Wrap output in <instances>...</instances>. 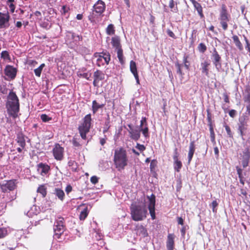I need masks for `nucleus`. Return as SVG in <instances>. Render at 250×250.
Listing matches in <instances>:
<instances>
[{"instance_id": "27", "label": "nucleus", "mask_w": 250, "mask_h": 250, "mask_svg": "<svg viewBox=\"0 0 250 250\" xmlns=\"http://www.w3.org/2000/svg\"><path fill=\"white\" fill-rule=\"evenodd\" d=\"M192 2L194 5V8L197 11L200 16L201 18H203L204 17V15L203 14L202 7L201 4L194 0H192Z\"/></svg>"}, {"instance_id": "14", "label": "nucleus", "mask_w": 250, "mask_h": 250, "mask_svg": "<svg viewBox=\"0 0 250 250\" xmlns=\"http://www.w3.org/2000/svg\"><path fill=\"white\" fill-rule=\"evenodd\" d=\"M53 153L55 159L61 161L63 158L64 148L57 144L53 149Z\"/></svg>"}, {"instance_id": "11", "label": "nucleus", "mask_w": 250, "mask_h": 250, "mask_svg": "<svg viewBox=\"0 0 250 250\" xmlns=\"http://www.w3.org/2000/svg\"><path fill=\"white\" fill-rule=\"evenodd\" d=\"M17 71V69L13 66L10 65H6L4 69V73L7 78L5 79L7 80H14L16 77Z\"/></svg>"}, {"instance_id": "15", "label": "nucleus", "mask_w": 250, "mask_h": 250, "mask_svg": "<svg viewBox=\"0 0 250 250\" xmlns=\"http://www.w3.org/2000/svg\"><path fill=\"white\" fill-rule=\"evenodd\" d=\"M93 11L96 13L101 15L102 14L105 9V4L102 0H98L94 5Z\"/></svg>"}, {"instance_id": "18", "label": "nucleus", "mask_w": 250, "mask_h": 250, "mask_svg": "<svg viewBox=\"0 0 250 250\" xmlns=\"http://www.w3.org/2000/svg\"><path fill=\"white\" fill-rule=\"evenodd\" d=\"M129 68L131 72L133 74L134 76V78L136 81V83L137 84H139V76L137 71V68L136 66V62L133 60L130 62Z\"/></svg>"}, {"instance_id": "23", "label": "nucleus", "mask_w": 250, "mask_h": 250, "mask_svg": "<svg viewBox=\"0 0 250 250\" xmlns=\"http://www.w3.org/2000/svg\"><path fill=\"white\" fill-rule=\"evenodd\" d=\"M17 143L22 148H24L26 143L24 136L22 133H19L17 135L16 139Z\"/></svg>"}, {"instance_id": "39", "label": "nucleus", "mask_w": 250, "mask_h": 250, "mask_svg": "<svg viewBox=\"0 0 250 250\" xmlns=\"http://www.w3.org/2000/svg\"><path fill=\"white\" fill-rule=\"evenodd\" d=\"M174 2L173 0H170L169 1V6L171 9V11L173 12H177L178 8L177 7H174Z\"/></svg>"}, {"instance_id": "34", "label": "nucleus", "mask_w": 250, "mask_h": 250, "mask_svg": "<svg viewBox=\"0 0 250 250\" xmlns=\"http://www.w3.org/2000/svg\"><path fill=\"white\" fill-rule=\"evenodd\" d=\"M246 94L244 97V100L245 102L250 103V86L246 89Z\"/></svg>"}, {"instance_id": "31", "label": "nucleus", "mask_w": 250, "mask_h": 250, "mask_svg": "<svg viewBox=\"0 0 250 250\" xmlns=\"http://www.w3.org/2000/svg\"><path fill=\"white\" fill-rule=\"evenodd\" d=\"M115 31L114 26L112 24H109L106 29V34L108 35H114Z\"/></svg>"}, {"instance_id": "37", "label": "nucleus", "mask_w": 250, "mask_h": 250, "mask_svg": "<svg viewBox=\"0 0 250 250\" xmlns=\"http://www.w3.org/2000/svg\"><path fill=\"white\" fill-rule=\"evenodd\" d=\"M7 230L6 228H0V239L3 238L7 235Z\"/></svg>"}, {"instance_id": "26", "label": "nucleus", "mask_w": 250, "mask_h": 250, "mask_svg": "<svg viewBox=\"0 0 250 250\" xmlns=\"http://www.w3.org/2000/svg\"><path fill=\"white\" fill-rule=\"evenodd\" d=\"M210 63L207 61H204L201 63L202 73L205 74L206 76H208V69Z\"/></svg>"}, {"instance_id": "54", "label": "nucleus", "mask_w": 250, "mask_h": 250, "mask_svg": "<svg viewBox=\"0 0 250 250\" xmlns=\"http://www.w3.org/2000/svg\"><path fill=\"white\" fill-rule=\"evenodd\" d=\"M167 33L168 34V35L169 36H170V37H172L174 39H175V34L173 33V32L171 31L170 30L168 29L167 30Z\"/></svg>"}, {"instance_id": "19", "label": "nucleus", "mask_w": 250, "mask_h": 250, "mask_svg": "<svg viewBox=\"0 0 250 250\" xmlns=\"http://www.w3.org/2000/svg\"><path fill=\"white\" fill-rule=\"evenodd\" d=\"M174 236L173 234H168L166 242L167 250H173L174 246Z\"/></svg>"}, {"instance_id": "53", "label": "nucleus", "mask_w": 250, "mask_h": 250, "mask_svg": "<svg viewBox=\"0 0 250 250\" xmlns=\"http://www.w3.org/2000/svg\"><path fill=\"white\" fill-rule=\"evenodd\" d=\"M178 153L177 152V148H176L174 150V154L173 156V159L174 160H178Z\"/></svg>"}, {"instance_id": "25", "label": "nucleus", "mask_w": 250, "mask_h": 250, "mask_svg": "<svg viewBox=\"0 0 250 250\" xmlns=\"http://www.w3.org/2000/svg\"><path fill=\"white\" fill-rule=\"evenodd\" d=\"M238 126V130H247L248 126L247 121L244 117L239 118Z\"/></svg>"}, {"instance_id": "10", "label": "nucleus", "mask_w": 250, "mask_h": 250, "mask_svg": "<svg viewBox=\"0 0 250 250\" xmlns=\"http://www.w3.org/2000/svg\"><path fill=\"white\" fill-rule=\"evenodd\" d=\"M15 180L4 181L0 183V188L2 192H6L9 191L13 190L16 187Z\"/></svg>"}, {"instance_id": "46", "label": "nucleus", "mask_w": 250, "mask_h": 250, "mask_svg": "<svg viewBox=\"0 0 250 250\" xmlns=\"http://www.w3.org/2000/svg\"><path fill=\"white\" fill-rule=\"evenodd\" d=\"M68 165L69 167H72L73 169H76V163L73 160H69L68 162Z\"/></svg>"}, {"instance_id": "4", "label": "nucleus", "mask_w": 250, "mask_h": 250, "mask_svg": "<svg viewBox=\"0 0 250 250\" xmlns=\"http://www.w3.org/2000/svg\"><path fill=\"white\" fill-rule=\"evenodd\" d=\"M114 163L116 168L121 171L127 165L128 159L126 151L123 148H117L115 150Z\"/></svg>"}, {"instance_id": "50", "label": "nucleus", "mask_w": 250, "mask_h": 250, "mask_svg": "<svg viewBox=\"0 0 250 250\" xmlns=\"http://www.w3.org/2000/svg\"><path fill=\"white\" fill-rule=\"evenodd\" d=\"M72 190V187L70 185H68L66 186L65 191L67 194H68Z\"/></svg>"}, {"instance_id": "44", "label": "nucleus", "mask_w": 250, "mask_h": 250, "mask_svg": "<svg viewBox=\"0 0 250 250\" xmlns=\"http://www.w3.org/2000/svg\"><path fill=\"white\" fill-rule=\"evenodd\" d=\"M41 119L43 122H47L51 120V118L46 114H42L41 116Z\"/></svg>"}, {"instance_id": "29", "label": "nucleus", "mask_w": 250, "mask_h": 250, "mask_svg": "<svg viewBox=\"0 0 250 250\" xmlns=\"http://www.w3.org/2000/svg\"><path fill=\"white\" fill-rule=\"evenodd\" d=\"M232 40L237 47L240 50H242L243 49V46L240 42L238 37L236 35H233L232 37Z\"/></svg>"}, {"instance_id": "63", "label": "nucleus", "mask_w": 250, "mask_h": 250, "mask_svg": "<svg viewBox=\"0 0 250 250\" xmlns=\"http://www.w3.org/2000/svg\"><path fill=\"white\" fill-rule=\"evenodd\" d=\"M106 142V140L104 138H101L100 139V144L102 145V146H104L105 143Z\"/></svg>"}, {"instance_id": "51", "label": "nucleus", "mask_w": 250, "mask_h": 250, "mask_svg": "<svg viewBox=\"0 0 250 250\" xmlns=\"http://www.w3.org/2000/svg\"><path fill=\"white\" fill-rule=\"evenodd\" d=\"M72 144H73V146L76 147H78V146H80V144L79 142L75 138H74L73 139Z\"/></svg>"}, {"instance_id": "42", "label": "nucleus", "mask_w": 250, "mask_h": 250, "mask_svg": "<svg viewBox=\"0 0 250 250\" xmlns=\"http://www.w3.org/2000/svg\"><path fill=\"white\" fill-rule=\"evenodd\" d=\"M224 126L225 128V129L227 131V134L229 137H232V134L231 133L230 127L228 125H227L226 123L224 124Z\"/></svg>"}, {"instance_id": "28", "label": "nucleus", "mask_w": 250, "mask_h": 250, "mask_svg": "<svg viewBox=\"0 0 250 250\" xmlns=\"http://www.w3.org/2000/svg\"><path fill=\"white\" fill-rule=\"evenodd\" d=\"M104 104H100L96 101L94 100L92 102V111L95 114L99 109L103 108L104 106Z\"/></svg>"}, {"instance_id": "24", "label": "nucleus", "mask_w": 250, "mask_h": 250, "mask_svg": "<svg viewBox=\"0 0 250 250\" xmlns=\"http://www.w3.org/2000/svg\"><path fill=\"white\" fill-rule=\"evenodd\" d=\"M195 149L194 141H191L190 143L189 146V151L188 153V162L189 164L192 160Z\"/></svg>"}, {"instance_id": "47", "label": "nucleus", "mask_w": 250, "mask_h": 250, "mask_svg": "<svg viewBox=\"0 0 250 250\" xmlns=\"http://www.w3.org/2000/svg\"><path fill=\"white\" fill-rule=\"evenodd\" d=\"M7 4L8 5V6L10 8V11L11 12V13H14L15 11V7H16L14 3H9V4Z\"/></svg>"}, {"instance_id": "20", "label": "nucleus", "mask_w": 250, "mask_h": 250, "mask_svg": "<svg viewBox=\"0 0 250 250\" xmlns=\"http://www.w3.org/2000/svg\"><path fill=\"white\" fill-rule=\"evenodd\" d=\"M50 167L46 164L41 163L39 164L38 167V171L42 176L45 175L49 171Z\"/></svg>"}, {"instance_id": "49", "label": "nucleus", "mask_w": 250, "mask_h": 250, "mask_svg": "<svg viewBox=\"0 0 250 250\" xmlns=\"http://www.w3.org/2000/svg\"><path fill=\"white\" fill-rule=\"evenodd\" d=\"M136 148L139 149L141 151H143L145 150L146 147L143 145H140L139 144H137Z\"/></svg>"}, {"instance_id": "41", "label": "nucleus", "mask_w": 250, "mask_h": 250, "mask_svg": "<svg viewBox=\"0 0 250 250\" xmlns=\"http://www.w3.org/2000/svg\"><path fill=\"white\" fill-rule=\"evenodd\" d=\"M1 57L4 60H10V56L8 52L7 51H3L1 53Z\"/></svg>"}, {"instance_id": "56", "label": "nucleus", "mask_w": 250, "mask_h": 250, "mask_svg": "<svg viewBox=\"0 0 250 250\" xmlns=\"http://www.w3.org/2000/svg\"><path fill=\"white\" fill-rule=\"evenodd\" d=\"M82 76L83 78H84L86 79H87V80H89V77H90L91 74H88V73H84L82 75Z\"/></svg>"}, {"instance_id": "55", "label": "nucleus", "mask_w": 250, "mask_h": 250, "mask_svg": "<svg viewBox=\"0 0 250 250\" xmlns=\"http://www.w3.org/2000/svg\"><path fill=\"white\" fill-rule=\"evenodd\" d=\"M244 40H245L246 44H247L246 48H248V50H250V43H249V42L248 39L247 38V37L246 36H244Z\"/></svg>"}, {"instance_id": "30", "label": "nucleus", "mask_w": 250, "mask_h": 250, "mask_svg": "<svg viewBox=\"0 0 250 250\" xmlns=\"http://www.w3.org/2000/svg\"><path fill=\"white\" fill-rule=\"evenodd\" d=\"M37 192L41 194L43 197H44L46 195V188L44 185H41L37 189Z\"/></svg>"}, {"instance_id": "6", "label": "nucleus", "mask_w": 250, "mask_h": 250, "mask_svg": "<svg viewBox=\"0 0 250 250\" xmlns=\"http://www.w3.org/2000/svg\"><path fill=\"white\" fill-rule=\"evenodd\" d=\"M231 19L230 15L229 13L227 6L223 4L221 5V8L220 10L219 20L220 23L224 31L228 29L229 22Z\"/></svg>"}, {"instance_id": "2", "label": "nucleus", "mask_w": 250, "mask_h": 250, "mask_svg": "<svg viewBox=\"0 0 250 250\" xmlns=\"http://www.w3.org/2000/svg\"><path fill=\"white\" fill-rule=\"evenodd\" d=\"M5 105L9 116L13 119H16L18 117V113L20 111V102L19 98L15 92L10 91L8 93Z\"/></svg>"}, {"instance_id": "3", "label": "nucleus", "mask_w": 250, "mask_h": 250, "mask_svg": "<svg viewBox=\"0 0 250 250\" xmlns=\"http://www.w3.org/2000/svg\"><path fill=\"white\" fill-rule=\"evenodd\" d=\"M128 126L129 128L128 132L130 137L134 140L137 141L140 137V132L142 131L143 135L145 137H148V128L146 117H142L140 121V125L139 126L133 127L132 125H128Z\"/></svg>"}, {"instance_id": "61", "label": "nucleus", "mask_w": 250, "mask_h": 250, "mask_svg": "<svg viewBox=\"0 0 250 250\" xmlns=\"http://www.w3.org/2000/svg\"><path fill=\"white\" fill-rule=\"evenodd\" d=\"M178 223L179 224L183 225L184 224V220L181 217L178 218Z\"/></svg>"}, {"instance_id": "40", "label": "nucleus", "mask_w": 250, "mask_h": 250, "mask_svg": "<svg viewBox=\"0 0 250 250\" xmlns=\"http://www.w3.org/2000/svg\"><path fill=\"white\" fill-rule=\"evenodd\" d=\"M183 64H181L178 63L175 64V66L177 68V73L179 74L181 76H183L184 75L182 71V67H183Z\"/></svg>"}, {"instance_id": "45", "label": "nucleus", "mask_w": 250, "mask_h": 250, "mask_svg": "<svg viewBox=\"0 0 250 250\" xmlns=\"http://www.w3.org/2000/svg\"><path fill=\"white\" fill-rule=\"evenodd\" d=\"M138 230H140V232L142 235L146 236L147 234V230L143 226H141L138 228Z\"/></svg>"}, {"instance_id": "22", "label": "nucleus", "mask_w": 250, "mask_h": 250, "mask_svg": "<svg viewBox=\"0 0 250 250\" xmlns=\"http://www.w3.org/2000/svg\"><path fill=\"white\" fill-rule=\"evenodd\" d=\"M53 194L57 197L61 201H63L65 194L63 190L58 188H55L53 190Z\"/></svg>"}, {"instance_id": "57", "label": "nucleus", "mask_w": 250, "mask_h": 250, "mask_svg": "<svg viewBox=\"0 0 250 250\" xmlns=\"http://www.w3.org/2000/svg\"><path fill=\"white\" fill-rule=\"evenodd\" d=\"M223 97L224 98V101L227 103H229V98L226 93L223 94Z\"/></svg>"}, {"instance_id": "62", "label": "nucleus", "mask_w": 250, "mask_h": 250, "mask_svg": "<svg viewBox=\"0 0 250 250\" xmlns=\"http://www.w3.org/2000/svg\"><path fill=\"white\" fill-rule=\"evenodd\" d=\"M240 194L241 195H243L245 196H246L247 193V192L245 190H244V189H241L240 190Z\"/></svg>"}, {"instance_id": "33", "label": "nucleus", "mask_w": 250, "mask_h": 250, "mask_svg": "<svg viewBox=\"0 0 250 250\" xmlns=\"http://www.w3.org/2000/svg\"><path fill=\"white\" fill-rule=\"evenodd\" d=\"M44 63H42L37 68L34 69V73L36 76L40 77L41 75L42 71L43 68L44 67Z\"/></svg>"}, {"instance_id": "5", "label": "nucleus", "mask_w": 250, "mask_h": 250, "mask_svg": "<svg viewBox=\"0 0 250 250\" xmlns=\"http://www.w3.org/2000/svg\"><path fill=\"white\" fill-rule=\"evenodd\" d=\"M91 124V117L90 114L86 115L83 119V122L79 125L78 129L82 138L86 139V134L89 131Z\"/></svg>"}, {"instance_id": "1", "label": "nucleus", "mask_w": 250, "mask_h": 250, "mask_svg": "<svg viewBox=\"0 0 250 250\" xmlns=\"http://www.w3.org/2000/svg\"><path fill=\"white\" fill-rule=\"evenodd\" d=\"M148 203V208L152 219H155V196L152 194L147 196L146 198L144 197L141 203H132L130 207V214L132 219L135 221H140L145 219L147 214L146 204Z\"/></svg>"}, {"instance_id": "59", "label": "nucleus", "mask_w": 250, "mask_h": 250, "mask_svg": "<svg viewBox=\"0 0 250 250\" xmlns=\"http://www.w3.org/2000/svg\"><path fill=\"white\" fill-rule=\"evenodd\" d=\"M238 131H239V134H240L241 137H242V139L243 140H244L243 137L245 135L244 131L246 130H238Z\"/></svg>"}, {"instance_id": "8", "label": "nucleus", "mask_w": 250, "mask_h": 250, "mask_svg": "<svg viewBox=\"0 0 250 250\" xmlns=\"http://www.w3.org/2000/svg\"><path fill=\"white\" fill-rule=\"evenodd\" d=\"M94 56L97 59V65L98 66L108 64L110 61V55L107 51H103L101 53H96Z\"/></svg>"}, {"instance_id": "58", "label": "nucleus", "mask_w": 250, "mask_h": 250, "mask_svg": "<svg viewBox=\"0 0 250 250\" xmlns=\"http://www.w3.org/2000/svg\"><path fill=\"white\" fill-rule=\"evenodd\" d=\"M237 172L239 178L242 177V170L241 168L237 167Z\"/></svg>"}, {"instance_id": "36", "label": "nucleus", "mask_w": 250, "mask_h": 250, "mask_svg": "<svg viewBox=\"0 0 250 250\" xmlns=\"http://www.w3.org/2000/svg\"><path fill=\"white\" fill-rule=\"evenodd\" d=\"M68 36H70L76 42H79L82 39V37L81 36L76 35L73 32H69Z\"/></svg>"}, {"instance_id": "16", "label": "nucleus", "mask_w": 250, "mask_h": 250, "mask_svg": "<svg viewBox=\"0 0 250 250\" xmlns=\"http://www.w3.org/2000/svg\"><path fill=\"white\" fill-rule=\"evenodd\" d=\"M242 164L243 167H247L250 159V151L248 148H246L243 152Z\"/></svg>"}, {"instance_id": "60", "label": "nucleus", "mask_w": 250, "mask_h": 250, "mask_svg": "<svg viewBox=\"0 0 250 250\" xmlns=\"http://www.w3.org/2000/svg\"><path fill=\"white\" fill-rule=\"evenodd\" d=\"M46 205H45L44 207V210L48 209L50 207V203L49 201H46Z\"/></svg>"}, {"instance_id": "35", "label": "nucleus", "mask_w": 250, "mask_h": 250, "mask_svg": "<svg viewBox=\"0 0 250 250\" xmlns=\"http://www.w3.org/2000/svg\"><path fill=\"white\" fill-rule=\"evenodd\" d=\"M182 166V163L179 160H174V168L175 170L179 172Z\"/></svg>"}, {"instance_id": "7", "label": "nucleus", "mask_w": 250, "mask_h": 250, "mask_svg": "<svg viewBox=\"0 0 250 250\" xmlns=\"http://www.w3.org/2000/svg\"><path fill=\"white\" fill-rule=\"evenodd\" d=\"M111 44L117 52V57L119 62L123 64L125 63V60L123 55V50L120 43V39L118 36H114L112 38Z\"/></svg>"}, {"instance_id": "32", "label": "nucleus", "mask_w": 250, "mask_h": 250, "mask_svg": "<svg viewBox=\"0 0 250 250\" xmlns=\"http://www.w3.org/2000/svg\"><path fill=\"white\" fill-rule=\"evenodd\" d=\"M88 214L87 208H85L80 213L79 218L81 220H84Z\"/></svg>"}, {"instance_id": "12", "label": "nucleus", "mask_w": 250, "mask_h": 250, "mask_svg": "<svg viewBox=\"0 0 250 250\" xmlns=\"http://www.w3.org/2000/svg\"><path fill=\"white\" fill-rule=\"evenodd\" d=\"M10 16L8 12H0V29H6L9 27Z\"/></svg>"}, {"instance_id": "48", "label": "nucleus", "mask_w": 250, "mask_h": 250, "mask_svg": "<svg viewBox=\"0 0 250 250\" xmlns=\"http://www.w3.org/2000/svg\"><path fill=\"white\" fill-rule=\"evenodd\" d=\"M91 182L93 184H96L98 182V178L96 176H93L90 178Z\"/></svg>"}, {"instance_id": "21", "label": "nucleus", "mask_w": 250, "mask_h": 250, "mask_svg": "<svg viewBox=\"0 0 250 250\" xmlns=\"http://www.w3.org/2000/svg\"><path fill=\"white\" fill-rule=\"evenodd\" d=\"M41 211L40 208L37 206H33L27 212L26 215L29 217L37 215Z\"/></svg>"}, {"instance_id": "13", "label": "nucleus", "mask_w": 250, "mask_h": 250, "mask_svg": "<svg viewBox=\"0 0 250 250\" xmlns=\"http://www.w3.org/2000/svg\"><path fill=\"white\" fill-rule=\"evenodd\" d=\"M213 63L217 71L220 72L221 69V57L215 49H214L211 55Z\"/></svg>"}, {"instance_id": "43", "label": "nucleus", "mask_w": 250, "mask_h": 250, "mask_svg": "<svg viewBox=\"0 0 250 250\" xmlns=\"http://www.w3.org/2000/svg\"><path fill=\"white\" fill-rule=\"evenodd\" d=\"M218 203H217V202L216 200L213 201L211 203V205H210V207L212 208V211L214 213L216 212L217 210H216V208L218 206Z\"/></svg>"}, {"instance_id": "9", "label": "nucleus", "mask_w": 250, "mask_h": 250, "mask_svg": "<svg viewBox=\"0 0 250 250\" xmlns=\"http://www.w3.org/2000/svg\"><path fill=\"white\" fill-rule=\"evenodd\" d=\"M63 220V218L61 217H59L56 219L54 226V231L55 235H58L59 236L64 231L65 227Z\"/></svg>"}, {"instance_id": "52", "label": "nucleus", "mask_w": 250, "mask_h": 250, "mask_svg": "<svg viewBox=\"0 0 250 250\" xmlns=\"http://www.w3.org/2000/svg\"><path fill=\"white\" fill-rule=\"evenodd\" d=\"M229 115L231 117L233 118L236 114V111L234 109H231L229 111Z\"/></svg>"}, {"instance_id": "64", "label": "nucleus", "mask_w": 250, "mask_h": 250, "mask_svg": "<svg viewBox=\"0 0 250 250\" xmlns=\"http://www.w3.org/2000/svg\"><path fill=\"white\" fill-rule=\"evenodd\" d=\"M83 15L79 14L77 15L76 18L78 20H81L83 19Z\"/></svg>"}, {"instance_id": "17", "label": "nucleus", "mask_w": 250, "mask_h": 250, "mask_svg": "<svg viewBox=\"0 0 250 250\" xmlns=\"http://www.w3.org/2000/svg\"><path fill=\"white\" fill-rule=\"evenodd\" d=\"M104 79V74L100 70H97L94 73V81L93 84L94 86H98L100 81Z\"/></svg>"}, {"instance_id": "38", "label": "nucleus", "mask_w": 250, "mask_h": 250, "mask_svg": "<svg viewBox=\"0 0 250 250\" xmlns=\"http://www.w3.org/2000/svg\"><path fill=\"white\" fill-rule=\"evenodd\" d=\"M198 49L201 53H204L207 50V46L203 43H200L198 46Z\"/></svg>"}]
</instances>
